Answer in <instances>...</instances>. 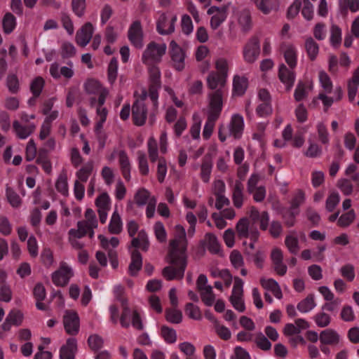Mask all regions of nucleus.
I'll return each instance as SVG.
<instances>
[{
    "mask_svg": "<svg viewBox=\"0 0 359 359\" xmlns=\"http://www.w3.org/2000/svg\"><path fill=\"white\" fill-rule=\"evenodd\" d=\"M249 215L251 220L255 223L259 222L260 229L266 230L269 226V215L267 212H259L255 207H251L249 211Z\"/></svg>",
    "mask_w": 359,
    "mask_h": 359,
    "instance_id": "bb28decb",
    "label": "nucleus"
},
{
    "mask_svg": "<svg viewBox=\"0 0 359 359\" xmlns=\"http://www.w3.org/2000/svg\"><path fill=\"white\" fill-rule=\"evenodd\" d=\"M137 157L140 174L147 175L149 172V168L145 153L142 151H138L137 152Z\"/></svg>",
    "mask_w": 359,
    "mask_h": 359,
    "instance_id": "6e6d98bb",
    "label": "nucleus"
},
{
    "mask_svg": "<svg viewBox=\"0 0 359 359\" xmlns=\"http://www.w3.org/2000/svg\"><path fill=\"white\" fill-rule=\"evenodd\" d=\"M212 165L208 160H205L201 166L200 176L202 181L208 183L210 180Z\"/></svg>",
    "mask_w": 359,
    "mask_h": 359,
    "instance_id": "0e129e2a",
    "label": "nucleus"
},
{
    "mask_svg": "<svg viewBox=\"0 0 359 359\" xmlns=\"http://www.w3.org/2000/svg\"><path fill=\"white\" fill-rule=\"evenodd\" d=\"M142 265V256L139 252L134 250L131 255V263L129 265V272L131 275H136Z\"/></svg>",
    "mask_w": 359,
    "mask_h": 359,
    "instance_id": "c03bdc74",
    "label": "nucleus"
},
{
    "mask_svg": "<svg viewBox=\"0 0 359 359\" xmlns=\"http://www.w3.org/2000/svg\"><path fill=\"white\" fill-rule=\"evenodd\" d=\"M337 188L344 196H350L355 190V184L353 185L350 179L341 178L337 181Z\"/></svg>",
    "mask_w": 359,
    "mask_h": 359,
    "instance_id": "3c124183",
    "label": "nucleus"
},
{
    "mask_svg": "<svg viewBox=\"0 0 359 359\" xmlns=\"http://www.w3.org/2000/svg\"><path fill=\"white\" fill-rule=\"evenodd\" d=\"M305 48L309 57L311 60H315L319 51V47L317 43L312 38H308L305 41Z\"/></svg>",
    "mask_w": 359,
    "mask_h": 359,
    "instance_id": "bf43d9fd",
    "label": "nucleus"
},
{
    "mask_svg": "<svg viewBox=\"0 0 359 359\" xmlns=\"http://www.w3.org/2000/svg\"><path fill=\"white\" fill-rule=\"evenodd\" d=\"M152 197L148 190L142 188L135 193L134 200L137 206L142 207L145 205Z\"/></svg>",
    "mask_w": 359,
    "mask_h": 359,
    "instance_id": "8fccbe9b",
    "label": "nucleus"
},
{
    "mask_svg": "<svg viewBox=\"0 0 359 359\" xmlns=\"http://www.w3.org/2000/svg\"><path fill=\"white\" fill-rule=\"evenodd\" d=\"M355 219V214L353 210H351L341 215L337 221V224L339 226L347 227Z\"/></svg>",
    "mask_w": 359,
    "mask_h": 359,
    "instance_id": "69168bd1",
    "label": "nucleus"
},
{
    "mask_svg": "<svg viewBox=\"0 0 359 359\" xmlns=\"http://www.w3.org/2000/svg\"><path fill=\"white\" fill-rule=\"evenodd\" d=\"M252 3L264 14H269L279 7V0H255Z\"/></svg>",
    "mask_w": 359,
    "mask_h": 359,
    "instance_id": "473e14b6",
    "label": "nucleus"
},
{
    "mask_svg": "<svg viewBox=\"0 0 359 359\" xmlns=\"http://www.w3.org/2000/svg\"><path fill=\"white\" fill-rule=\"evenodd\" d=\"M123 229V223L120 215L115 210L111 217L108 229L111 233L118 234Z\"/></svg>",
    "mask_w": 359,
    "mask_h": 359,
    "instance_id": "ea45409f",
    "label": "nucleus"
},
{
    "mask_svg": "<svg viewBox=\"0 0 359 359\" xmlns=\"http://www.w3.org/2000/svg\"><path fill=\"white\" fill-rule=\"evenodd\" d=\"M316 306L315 296L313 294H309L298 303L297 308L299 312L306 313L311 311Z\"/></svg>",
    "mask_w": 359,
    "mask_h": 359,
    "instance_id": "4c0bfd02",
    "label": "nucleus"
},
{
    "mask_svg": "<svg viewBox=\"0 0 359 359\" xmlns=\"http://www.w3.org/2000/svg\"><path fill=\"white\" fill-rule=\"evenodd\" d=\"M57 191L64 196L69 195V186L67 175L65 172L60 173L55 182Z\"/></svg>",
    "mask_w": 359,
    "mask_h": 359,
    "instance_id": "79ce46f5",
    "label": "nucleus"
},
{
    "mask_svg": "<svg viewBox=\"0 0 359 359\" xmlns=\"http://www.w3.org/2000/svg\"><path fill=\"white\" fill-rule=\"evenodd\" d=\"M280 50L288 67L294 69L297 67L298 58L297 48L293 44L284 43L281 46Z\"/></svg>",
    "mask_w": 359,
    "mask_h": 359,
    "instance_id": "b1692460",
    "label": "nucleus"
},
{
    "mask_svg": "<svg viewBox=\"0 0 359 359\" xmlns=\"http://www.w3.org/2000/svg\"><path fill=\"white\" fill-rule=\"evenodd\" d=\"M306 240L305 233L303 231H290L285 237V244L292 254H297L300 247L299 242H304Z\"/></svg>",
    "mask_w": 359,
    "mask_h": 359,
    "instance_id": "f3484780",
    "label": "nucleus"
},
{
    "mask_svg": "<svg viewBox=\"0 0 359 359\" xmlns=\"http://www.w3.org/2000/svg\"><path fill=\"white\" fill-rule=\"evenodd\" d=\"M323 154V149L316 142L309 140L307 149L304 151L305 156L309 158H318Z\"/></svg>",
    "mask_w": 359,
    "mask_h": 359,
    "instance_id": "09e8293b",
    "label": "nucleus"
},
{
    "mask_svg": "<svg viewBox=\"0 0 359 359\" xmlns=\"http://www.w3.org/2000/svg\"><path fill=\"white\" fill-rule=\"evenodd\" d=\"M271 258L276 273L280 276L287 272V266L283 263V252L279 248H274L271 251Z\"/></svg>",
    "mask_w": 359,
    "mask_h": 359,
    "instance_id": "cd10ccee",
    "label": "nucleus"
},
{
    "mask_svg": "<svg viewBox=\"0 0 359 359\" xmlns=\"http://www.w3.org/2000/svg\"><path fill=\"white\" fill-rule=\"evenodd\" d=\"M223 91L217 90L210 94V103L208 109V118L217 120L222 109Z\"/></svg>",
    "mask_w": 359,
    "mask_h": 359,
    "instance_id": "4468645a",
    "label": "nucleus"
},
{
    "mask_svg": "<svg viewBox=\"0 0 359 359\" xmlns=\"http://www.w3.org/2000/svg\"><path fill=\"white\" fill-rule=\"evenodd\" d=\"M66 332L71 335L76 334L79 331L80 321L78 314L73 311H67L63 318Z\"/></svg>",
    "mask_w": 359,
    "mask_h": 359,
    "instance_id": "aec40b11",
    "label": "nucleus"
},
{
    "mask_svg": "<svg viewBox=\"0 0 359 359\" xmlns=\"http://www.w3.org/2000/svg\"><path fill=\"white\" fill-rule=\"evenodd\" d=\"M99 218L101 223L104 224L108 217V212L111 209V199L107 193H102L95 200Z\"/></svg>",
    "mask_w": 359,
    "mask_h": 359,
    "instance_id": "a211bd4d",
    "label": "nucleus"
},
{
    "mask_svg": "<svg viewBox=\"0 0 359 359\" xmlns=\"http://www.w3.org/2000/svg\"><path fill=\"white\" fill-rule=\"evenodd\" d=\"M193 124L190 128V133L193 139L198 140L200 137L201 118L198 113L193 114Z\"/></svg>",
    "mask_w": 359,
    "mask_h": 359,
    "instance_id": "4d7b16f0",
    "label": "nucleus"
},
{
    "mask_svg": "<svg viewBox=\"0 0 359 359\" xmlns=\"http://www.w3.org/2000/svg\"><path fill=\"white\" fill-rule=\"evenodd\" d=\"M132 246L135 248L147 250L149 248V241L147 235L144 230L139 231L137 236L133 238Z\"/></svg>",
    "mask_w": 359,
    "mask_h": 359,
    "instance_id": "37998d69",
    "label": "nucleus"
},
{
    "mask_svg": "<svg viewBox=\"0 0 359 359\" xmlns=\"http://www.w3.org/2000/svg\"><path fill=\"white\" fill-rule=\"evenodd\" d=\"M313 86L312 81L309 82L308 86H306L303 82L299 81L297 85L294 93L295 100L299 102L304 99L308 95L309 92L313 89Z\"/></svg>",
    "mask_w": 359,
    "mask_h": 359,
    "instance_id": "c9c22d12",
    "label": "nucleus"
},
{
    "mask_svg": "<svg viewBox=\"0 0 359 359\" xmlns=\"http://www.w3.org/2000/svg\"><path fill=\"white\" fill-rule=\"evenodd\" d=\"M243 117L238 114L231 116L228 126L222 124L219 128L218 136L221 142H224L227 137H233L234 139H240L244 130Z\"/></svg>",
    "mask_w": 359,
    "mask_h": 359,
    "instance_id": "f03ea898",
    "label": "nucleus"
},
{
    "mask_svg": "<svg viewBox=\"0 0 359 359\" xmlns=\"http://www.w3.org/2000/svg\"><path fill=\"white\" fill-rule=\"evenodd\" d=\"M176 20V17L173 18L172 20L168 19L165 13L160 14L157 21V30L161 34H169L172 33L174 29V22Z\"/></svg>",
    "mask_w": 359,
    "mask_h": 359,
    "instance_id": "a878e982",
    "label": "nucleus"
},
{
    "mask_svg": "<svg viewBox=\"0 0 359 359\" xmlns=\"http://www.w3.org/2000/svg\"><path fill=\"white\" fill-rule=\"evenodd\" d=\"M214 65L216 72L228 77L231 67V61L224 57H218L215 60Z\"/></svg>",
    "mask_w": 359,
    "mask_h": 359,
    "instance_id": "58836bf2",
    "label": "nucleus"
},
{
    "mask_svg": "<svg viewBox=\"0 0 359 359\" xmlns=\"http://www.w3.org/2000/svg\"><path fill=\"white\" fill-rule=\"evenodd\" d=\"M146 97L147 93L144 92L140 98H137L133 105V118L135 124L137 126H142L147 118V111L144 103Z\"/></svg>",
    "mask_w": 359,
    "mask_h": 359,
    "instance_id": "ddd939ff",
    "label": "nucleus"
},
{
    "mask_svg": "<svg viewBox=\"0 0 359 359\" xmlns=\"http://www.w3.org/2000/svg\"><path fill=\"white\" fill-rule=\"evenodd\" d=\"M149 96L152 100L154 107H158V89L161 86V72L159 69L156 66H152L149 69Z\"/></svg>",
    "mask_w": 359,
    "mask_h": 359,
    "instance_id": "1a4fd4ad",
    "label": "nucleus"
},
{
    "mask_svg": "<svg viewBox=\"0 0 359 359\" xmlns=\"http://www.w3.org/2000/svg\"><path fill=\"white\" fill-rule=\"evenodd\" d=\"M330 43L332 46L337 47L341 42V30L337 25H332L330 29Z\"/></svg>",
    "mask_w": 359,
    "mask_h": 359,
    "instance_id": "338daca9",
    "label": "nucleus"
},
{
    "mask_svg": "<svg viewBox=\"0 0 359 359\" xmlns=\"http://www.w3.org/2000/svg\"><path fill=\"white\" fill-rule=\"evenodd\" d=\"M98 238L100 241L101 246L108 251L109 257L111 259V266L116 269L118 266V261L116 258V254L112 250L118 245V239L116 237H111L110 239H108L102 235H100Z\"/></svg>",
    "mask_w": 359,
    "mask_h": 359,
    "instance_id": "4be33fe9",
    "label": "nucleus"
},
{
    "mask_svg": "<svg viewBox=\"0 0 359 359\" xmlns=\"http://www.w3.org/2000/svg\"><path fill=\"white\" fill-rule=\"evenodd\" d=\"M343 97V92L340 87H337L334 90V97H330L325 93H320L317 99L322 101L325 111H327L334 102L340 100Z\"/></svg>",
    "mask_w": 359,
    "mask_h": 359,
    "instance_id": "7c9ffc66",
    "label": "nucleus"
},
{
    "mask_svg": "<svg viewBox=\"0 0 359 359\" xmlns=\"http://www.w3.org/2000/svg\"><path fill=\"white\" fill-rule=\"evenodd\" d=\"M76 351V341L74 338H69L66 344L61 347L60 358V359H74Z\"/></svg>",
    "mask_w": 359,
    "mask_h": 359,
    "instance_id": "2f4dec72",
    "label": "nucleus"
},
{
    "mask_svg": "<svg viewBox=\"0 0 359 359\" xmlns=\"http://www.w3.org/2000/svg\"><path fill=\"white\" fill-rule=\"evenodd\" d=\"M339 6L343 12L349 10L352 13H356L359 11V0H339Z\"/></svg>",
    "mask_w": 359,
    "mask_h": 359,
    "instance_id": "13d9d810",
    "label": "nucleus"
},
{
    "mask_svg": "<svg viewBox=\"0 0 359 359\" xmlns=\"http://www.w3.org/2000/svg\"><path fill=\"white\" fill-rule=\"evenodd\" d=\"M238 22L243 32L250 30L252 26L251 18L248 12L243 11L238 15Z\"/></svg>",
    "mask_w": 359,
    "mask_h": 359,
    "instance_id": "680f3d73",
    "label": "nucleus"
},
{
    "mask_svg": "<svg viewBox=\"0 0 359 359\" xmlns=\"http://www.w3.org/2000/svg\"><path fill=\"white\" fill-rule=\"evenodd\" d=\"M236 231L240 238H249L252 241L250 243V248H254V243L257 240L259 233L252 226L250 227L249 221L247 218H242L238 222Z\"/></svg>",
    "mask_w": 359,
    "mask_h": 359,
    "instance_id": "f8f14e48",
    "label": "nucleus"
},
{
    "mask_svg": "<svg viewBox=\"0 0 359 359\" xmlns=\"http://www.w3.org/2000/svg\"><path fill=\"white\" fill-rule=\"evenodd\" d=\"M199 291L201 292L202 300L205 304L207 306H212L215 300V297L212 292V287H207Z\"/></svg>",
    "mask_w": 359,
    "mask_h": 359,
    "instance_id": "774afa93",
    "label": "nucleus"
},
{
    "mask_svg": "<svg viewBox=\"0 0 359 359\" xmlns=\"http://www.w3.org/2000/svg\"><path fill=\"white\" fill-rule=\"evenodd\" d=\"M233 203L235 207L240 208L243 205V187L241 182H236L232 196Z\"/></svg>",
    "mask_w": 359,
    "mask_h": 359,
    "instance_id": "864d4df0",
    "label": "nucleus"
},
{
    "mask_svg": "<svg viewBox=\"0 0 359 359\" xmlns=\"http://www.w3.org/2000/svg\"><path fill=\"white\" fill-rule=\"evenodd\" d=\"M127 319L130 320L129 326L131 325L134 328L139 330H141L144 328L142 314L138 311H131L130 309V313L128 315Z\"/></svg>",
    "mask_w": 359,
    "mask_h": 359,
    "instance_id": "49530a36",
    "label": "nucleus"
},
{
    "mask_svg": "<svg viewBox=\"0 0 359 359\" xmlns=\"http://www.w3.org/2000/svg\"><path fill=\"white\" fill-rule=\"evenodd\" d=\"M243 285L244 283L240 278H235L231 294L229 297L232 306L240 313H243L245 310L243 298Z\"/></svg>",
    "mask_w": 359,
    "mask_h": 359,
    "instance_id": "0eeeda50",
    "label": "nucleus"
},
{
    "mask_svg": "<svg viewBox=\"0 0 359 359\" xmlns=\"http://www.w3.org/2000/svg\"><path fill=\"white\" fill-rule=\"evenodd\" d=\"M114 302L120 303L123 306V312L121 316L120 323L123 327H128L130 320L127 319L128 315L130 313V309L128 306V300L124 297L123 287L120 285H116L114 287Z\"/></svg>",
    "mask_w": 359,
    "mask_h": 359,
    "instance_id": "9d476101",
    "label": "nucleus"
},
{
    "mask_svg": "<svg viewBox=\"0 0 359 359\" xmlns=\"http://www.w3.org/2000/svg\"><path fill=\"white\" fill-rule=\"evenodd\" d=\"M205 241L208 250L212 254H219L221 252V247L217 238L212 233L205 235Z\"/></svg>",
    "mask_w": 359,
    "mask_h": 359,
    "instance_id": "603ef678",
    "label": "nucleus"
},
{
    "mask_svg": "<svg viewBox=\"0 0 359 359\" xmlns=\"http://www.w3.org/2000/svg\"><path fill=\"white\" fill-rule=\"evenodd\" d=\"M316 131L321 144L325 145L326 147L328 146L330 144V137L327 126L324 122L319 121L317 123Z\"/></svg>",
    "mask_w": 359,
    "mask_h": 359,
    "instance_id": "a19ab883",
    "label": "nucleus"
},
{
    "mask_svg": "<svg viewBox=\"0 0 359 359\" xmlns=\"http://www.w3.org/2000/svg\"><path fill=\"white\" fill-rule=\"evenodd\" d=\"M248 88V80L245 76H235L233 79V94L241 96Z\"/></svg>",
    "mask_w": 359,
    "mask_h": 359,
    "instance_id": "e433bc0d",
    "label": "nucleus"
},
{
    "mask_svg": "<svg viewBox=\"0 0 359 359\" xmlns=\"http://www.w3.org/2000/svg\"><path fill=\"white\" fill-rule=\"evenodd\" d=\"M128 35L129 41L133 46L139 49L143 47L144 34L140 22L135 21L130 25Z\"/></svg>",
    "mask_w": 359,
    "mask_h": 359,
    "instance_id": "412c9836",
    "label": "nucleus"
},
{
    "mask_svg": "<svg viewBox=\"0 0 359 359\" xmlns=\"http://www.w3.org/2000/svg\"><path fill=\"white\" fill-rule=\"evenodd\" d=\"M74 274L72 267L62 262L60 264L58 269L52 273V281L56 286L62 287L69 282Z\"/></svg>",
    "mask_w": 359,
    "mask_h": 359,
    "instance_id": "6e6552de",
    "label": "nucleus"
},
{
    "mask_svg": "<svg viewBox=\"0 0 359 359\" xmlns=\"http://www.w3.org/2000/svg\"><path fill=\"white\" fill-rule=\"evenodd\" d=\"M148 153L150 161L155 162L158 160L157 165V178L160 183L164 182L167 175V165L164 158H158L157 143L154 137H149L147 142Z\"/></svg>",
    "mask_w": 359,
    "mask_h": 359,
    "instance_id": "20e7f679",
    "label": "nucleus"
},
{
    "mask_svg": "<svg viewBox=\"0 0 359 359\" xmlns=\"http://www.w3.org/2000/svg\"><path fill=\"white\" fill-rule=\"evenodd\" d=\"M226 76L215 71H211L207 76V85L212 90H222V88L224 87L226 83Z\"/></svg>",
    "mask_w": 359,
    "mask_h": 359,
    "instance_id": "393cba45",
    "label": "nucleus"
},
{
    "mask_svg": "<svg viewBox=\"0 0 359 359\" xmlns=\"http://www.w3.org/2000/svg\"><path fill=\"white\" fill-rule=\"evenodd\" d=\"M207 13L211 16L210 27L212 30H216L226 20L228 16V8L226 6H210Z\"/></svg>",
    "mask_w": 359,
    "mask_h": 359,
    "instance_id": "9b49d317",
    "label": "nucleus"
},
{
    "mask_svg": "<svg viewBox=\"0 0 359 359\" xmlns=\"http://www.w3.org/2000/svg\"><path fill=\"white\" fill-rule=\"evenodd\" d=\"M318 81L321 88L325 93H330L332 92L333 88L332 82L330 76L324 70L319 71Z\"/></svg>",
    "mask_w": 359,
    "mask_h": 359,
    "instance_id": "a18cd8bd",
    "label": "nucleus"
},
{
    "mask_svg": "<svg viewBox=\"0 0 359 359\" xmlns=\"http://www.w3.org/2000/svg\"><path fill=\"white\" fill-rule=\"evenodd\" d=\"M261 285L266 290L270 291L278 299L283 297L282 291L278 283L272 278H262L260 280Z\"/></svg>",
    "mask_w": 359,
    "mask_h": 359,
    "instance_id": "72a5a7b5",
    "label": "nucleus"
},
{
    "mask_svg": "<svg viewBox=\"0 0 359 359\" xmlns=\"http://www.w3.org/2000/svg\"><path fill=\"white\" fill-rule=\"evenodd\" d=\"M345 175L355 182V190L359 192V172H357V167L353 163H350L345 170Z\"/></svg>",
    "mask_w": 359,
    "mask_h": 359,
    "instance_id": "5fc2aeb1",
    "label": "nucleus"
},
{
    "mask_svg": "<svg viewBox=\"0 0 359 359\" xmlns=\"http://www.w3.org/2000/svg\"><path fill=\"white\" fill-rule=\"evenodd\" d=\"M13 128L16 136L24 140L27 139L34 131L36 125L29 123L27 126H23L18 121H15L13 123Z\"/></svg>",
    "mask_w": 359,
    "mask_h": 359,
    "instance_id": "c85d7f7f",
    "label": "nucleus"
},
{
    "mask_svg": "<svg viewBox=\"0 0 359 359\" xmlns=\"http://www.w3.org/2000/svg\"><path fill=\"white\" fill-rule=\"evenodd\" d=\"M170 55L174 67L178 71L182 70L185 65V53L175 41L170 43Z\"/></svg>",
    "mask_w": 359,
    "mask_h": 359,
    "instance_id": "dca6fc26",
    "label": "nucleus"
},
{
    "mask_svg": "<svg viewBox=\"0 0 359 359\" xmlns=\"http://www.w3.org/2000/svg\"><path fill=\"white\" fill-rule=\"evenodd\" d=\"M84 88L87 93L98 97L97 100L95 97H90V106H96L97 102L100 105H103L104 104L106 97L108 95V91L107 89L103 88L97 81L93 79L88 80L84 84Z\"/></svg>",
    "mask_w": 359,
    "mask_h": 359,
    "instance_id": "423d86ee",
    "label": "nucleus"
},
{
    "mask_svg": "<svg viewBox=\"0 0 359 359\" xmlns=\"http://www.w3.org/2000/svg\"><path fill=\"white\" fill-rule=\"evenodd\" d=\"M340 339V335L332 329H326L320 334V341L324 345H337Z\"/></svg>",
    "mask_w": 359,
    "mask_h": 359,
    "instance_id": "c756f323",
    "label": "nucleus"
},
{
    "mask_svg": "<svg viewBox=\"0 0 359 359\" xmlns=\"http://www.w3.org/2000/svg\"><path fill=\"white\" fill-rule=\"evenodd\" d=\"M340 201V196L336 191L331 192L325 201V208L328 212H332Z\"/></svg>",
    "mask_w": 359,
    "mask_h": 359,
    "instance_id": "e2e57ef3",
    "label": "nucleus"
},
{
    "mask_svg": "<svg viewBox=\"0 0 359 359\" xmlns=\"http://www.w3.org/2000/svg\"><path fill=\"white\" fill-rule=\"evenodd\" d=\"M293 69L287 67L283 63L280 64L278 66V79L287 91L292 88L296 79V74Z\"/></svg>",
    "mask_w": 359,
    "mask_h": 359,
    "instance_id": "6ab92c4d",
    "label": "nucleus"
},
{
    "mask_svg": "<svg viewBox=\"0 0 359 359\" xmlns=\"http://www.w3.org/2000/svg\"><path fill=\"white\" fill-rule=\"evenodd\" d=\"M93 162L88 161L85 163L79 170L76 172V181L80 182H86L93 173Z\"/></svg>",
    "mask_w": 359,
    "mask_h": 359,
    "instance_id": "f704fd0d",
    "label": "nucleus"
},
{
    "mask_svg": "<svg viewBox=\"0 0 359 359\" xmlns=\"http://www.w3.org/2000/svg\"><path fill=\"white\" fill-rule=\"evenodd\" d=\"M160 335L167 344H174L177 341L176 331L166 325L161 326L160 329Z\"/></svg>",
    "mask_w": 359,
    "mask_h": 359,
    "instance_id": "de8ad7c7",
    "label": "nucleus"
},
{
    "mask_svg": "<svg viewBox=\"0 0 359 359\" xmlns=\"http://www.w3.org/2000/svg\"><path fill=\"white\" fill-rule=\"evenodd\" d=\"M167 50L166 44L164 43H149L142 54V62L148 65H152L159 62Z\"/></svg>",
    "mask_w": 359,
    "mask_h": 359,
    "instance_id": "39448f33",
    "label": "nucleus"
},
{
    "mask_svg": "<svg viewBox=\"0 0 359 359\" xmlns=\"http://www.w3.org/2000/svg\"><path fill=\"white\" fill-rule=\"evenodd\" d=\"M259 53V43L255 38L250 39L245 43L243 49V57L247 63L255 62L258 59Z\"/></svg>",
    "mask_w": 359,
    "mask_h": 359,
    "instance_id": "2eb2a0df",
    "label": "nucleus"
},
{
    "mask_svg": "<svg viewBox=\"0 0 359 359\" xmlns=\"http://www.w3.org/2000/svg\"><path fill=\"white\" fill-rule=\"evenodd\" d=\"M95 27L90 22L85 23L76 32L75 40L81 46H86L93 37Z\"/></svg>",
    "mask_w": 359,
    "mask_h": 359,
    "instance_id": "5701e85b",
    "label": "nucleus"
},
{
    "mask_svg": "<svg viewBox=\"0 0 359 359\" xmlns=\"http://www.w3.org/2000/svg\"><path fill=\"white\" fill-rule=\"evenodd\" d=\"M2 24L4 32L6 34H10L15 28L16 19L13 15L8 13L4 15Z\"/></svg>",
    "mask_w": 359,
    "mask_h": 359,
    "instance_id": "052dcab7",
    "label": "nucleus"
},
{
    "mask_svg": "<svg viewBox=\"0 0 359 359\" xmlns=\"http://www.w3.org/2000/svg\"><path fill=\"white\" fill-rule=\"evenodd\" d=\"M97 227V220L94 211L92 209H87L85 212V219L78 222L77 229H71L69 231V237L81 238L85 236L89 229Z\"/></svg>",
    "mask_w": 359,
    "mask_h": 359,
    "instance_id": "7ed1b4c3",
    "label": "nucleus"
},
{
    "mask_svg": "<svg viewBox=\"0 0 359 359\" xmlns=\"http://www.w3.org/2000/svg\"><path fill=\"white\" fill-rule=\"evenodd\" d=\"M187 241L184 228L178 224L175 227V238L170 243L169 259L172 264L163 270L168 280L180 279L184 276L187 266L186 250Z\"/></svg>",
    "mask_w": 359,
    "mask_h": 359,
    "instance_id": "f257e3e1",
    "label": "nucleus"
}]
</instances>
